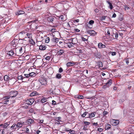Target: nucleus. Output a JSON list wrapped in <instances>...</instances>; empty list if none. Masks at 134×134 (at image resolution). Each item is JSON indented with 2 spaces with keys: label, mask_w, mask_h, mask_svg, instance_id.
<instances>
[{
  "label": "nucleus",
  "mask_w": 134,
  "mask_h": 134,
  "mask_svg": "<svg viewBox=\"0 0 134 134\" xmlns=\"http://www.w3.org/2000/svg\"><path fill=\"white\" fill-rule=\"evenodd\" d=\"M27 32L25 31H23L19 33V35L21 37H26Z\"/></svg>",
  "instance_id": "16"
},
{
  "label": "nucleus",
  "mask_w": 134,
  "mask_h": 134,
  "mask_svg": "<svg viewBox=\"0 0 134 134\" xmlns=\"http://www.w3.org/2000/svg\"><path fill=\"white\" fill-rule=\"evenodd\" d=\"M65 51L63 49H58V55H64Z\"/></svg>",
  "instance_id": "18"
},
{
  "label": "nucleus",
  "mask_w": 134,
  "mask_h": 134,
  "mask_svg": "<svg viewBox=\"0 0 134 134\" xmlns=\"http://www.w3.org/2000/svg\"><path fill=\"white\" fill-rule=\"evenodd\" d=\"M25 13V12L23 10H20L18 11L16 13V15H20L23 14Z\"/></svg>",
  "instance_id": "24"
},
{
  "label": "nucleus",
  "mask_w": 134,
  "mask_h": 134,
  "mask_svg": "<svg viewBox=\"0 0 134 134\" xmlns=\"http://www.w3.org/2000/svg\"><path fill=\"white\" fill-rule=\"evenodd\" d=\"M124 61L126 63V64H128L129 63V59L128 58H126L124 60Z\"/></svg>",
  "instance_id": "43"
},
{
  "label": "nucleus",
  "mask_w": 134,
  "mask_h": 134,
  "mask_svg": "<svg viewBox=\"0 0 134 134\" xmlns=\"http://www.w3.org/2000/svg\"><path fill=\"white\" fill-rule=\"evenodd\" d=\"M88 112L86 111L81 115V116L83 117H85L87 115V117H88Z\"/></svg>",
  "instance_id": "33"
},
{
  "label": "nucleus",
  "mask_w": 134,
  "mask_h": 134,
  "mask_svg": "<svg viewBox=\"0 0 134 134\" xmlns=\"http://www.w3.org/2000/svg\"><path fill=\"white\" fill-rule=\"evenodd\" d=\"M129 9H130V8L129 7L127 6L126 5L125 6V10H127Z\"/></svg>",
  "instance_id": "58"
},
{
  "label": "nucleus",
  "mask_w": 134,
  "mask_h": 134,
  "mask_svg": "<svg viewBox=\"0 0 134 134\" xmlns=\"http://www.w3.org/2000/svg\"><path fill=\"white\" fill-rule=\"evenodd\" d=\"M103 130V129L102 128H99L98 129V131H99L100 132H101Z\"/></svg>",
  "instance_id": "47"
},
{
  "label": "nucleus",
  "mask_w": 134,
  "mask_h": 134,
  "mask_svg": "<svg viewBox=\"0 0 134 134\" xmlns=\"http://www.w3.org/2000/svg\"><path fill=\"white\" fill-rule=\"evenodd\" d=\"M57 30V29L55 28H53L51 29V31L52 32H54L56 31Z\"/></svg>",
  "instance_id": "46"
},
{
  "label": "nucleus",
  "mask_w": 134,
  "mask_h": 134,
  "mask_svg": "<svg viewBox=\"0 0 134 134\" xmlns=\"http://www.w3.org/2000/svg\"><path fill=\"white\" fill-rule=\"evenodd\" d=\"M18 92L16 91H12L10 92L9 94L10 98V97H15L18 94Z\"/></svg>",
  "instance_id": "3"
},
{
  "label": "nucleus",
  "mask_w": 134,
  "mask_h": 134,
  "mask_svg": "<svg viewBox=\"0 0 134 134\" xmlns=\"http://www.w3.org/2000/svg\"><path fill=\"white\" fill-rule=\"evenodd\" d=\"M27 105V104H25H25H24L23 106V107L26 109H27L28 107V106Z\"/></svg>",
  "instance_id": "42"
},
{
  "label": "nucleus",
  "mask_w": 134,
  "mask_h": 134,
  "mask_svg": "<svg viewBox=\"0 0 134 134\" xmlns=\"http://www.w3.org/2000/svg\"><path fill=\"white\" fill-rule=\"evenodd\" d=\"M21 126H11V128L14 129V131H15L16 129V127H17V129H18L20 127H21Z\"/></svg>",
  "instance_id": "32"
},
{
  "label": "nucleus",
  "mask_w": 134,
  "mask_h": 134,
  "mask_svg": "<svg viewBox=\"0 0 134 134\" xmlns=\"http://www.w3.org/2000/svg\"><path fill=\"white\" fill-rule=\"evenodd\" d=\"M24 76H25V77H26L28 78L30 77V75H29V74H25Z\"/></svg>",
  "instance_id": "50"
},
{
  "label": "nucleus",
  "mask_w": 134,
  "mask_h": 134,
  "mask_svg": "<svg viewBox=\"0 0 134 134\" xmlns=\"http://www.w3.org/2000/svg\"><path fill=\"white\" fill-rule=\"evenodd\" d=\"M74 30L76 32H79L80 31V30L77 29H75Z\"/></svg>",
  "instance_id": "56"
},
{
  "label": "nucleus",
  "mask_w": 134,
  "mask_h": 134,
  "mask_svg": "<svg viewBox=\"0 0 134 134\" xmlns=\"http://www.w3.org/2000/svg\"><path fill=\"white\" fill-rule=\"evenodd\" d=\"M71 42L74 44V46L75 47L77 46L78 42L76 38H72Z\"/></svg>",
  "instance_id": "13"
},
{
  "label": "nucleus",
  "mask_w": 134,
  "mask_h": 134,
  "mask_svg": "<svg viewBox=\"0 0 134 134\" xmlns=\"http://www.w3.org/2000/svg\"><path fill=\"white\" fill-rule=\"evenodd\" d=\"M96 114V113L95 112L92 113L90 114L88 113V116L86 118H90L91 119L94 117L95 116Z\"/></svg>",
  "instance_id": "14"
},
{
  "label": "nucleus",
  "mask_w": 134,
  "mask_h": 134,
  "mask_svg": "<svg viewBox=\"0 0 134 134\" xmlns=\"http://www.w3.org/2000/svg\"><path fill=\"white\" fill-rule=\"evenodd\" d=\"M50 41V38L49 37H47L45 40V42L46 43H48Z\"/></svg>",
  "instance_id": "39"
},
{
  "label": "nucleus",
  "mask_w": 134,
  "mask_h": 134,
  "mask_svg": "<svg viewBox=\"0 0 134 134\" xmlns=\"http://www.w3.org/2000/svg\"><path fill=\"white\" fill-rule=\"evenodd\" d=\"M52 41L54 42L55 43H58V42L59 41L58 40V39L57 38H53L52 39Z\"/></svg>",
  "instance_id": "27"
},
{
  "label": "nucleus",
  "mask_w": 134,
  "mask_h": 134,
  "mask_svg": "<svg viewBox=\"0 0 134 134\" xmlns=\"http://www.w3.org/2000/svg\"><path fill=\"white\" fill-rule=\"evenodd\" d=\"M84 123L85 125H89L90 124V122H84Z\"/></svg>",
  "instance_id": "60"
},
{
  "label": "nucleus",
  "mask_w": 134,
  "mask_h": 134,
  "mask_svg": "<svg viewBox=\"0 0 134 134\" xmlns=\"http://www.w3.org/2000/svg\"><path fill=\"white\" fill-rule=\"evenodd\" d=\"M39 81L42 85L46 84L47 83L46 79L43 75L40 76L39 79Z\"/></svg>",
  "instance_id": "2"
},
{
  "label": "nucleus",
  "mask_w": 134,
  "mask_h": 134,
  "mask_svg": "<svg viewBox=\"0 0 134 134\" xmlns=\"http://www.w3.org/2000/svg\"><path fill=\"white\" fill-rule=\"evenodd\" d=\"M44 57L45 58V59L49 61L51 59V57L49 56H46V55H45Z\"/></svg>",
  "instance_id": "35"
},
{
  "label": "nucleus",
  "mask_w": 134,
  "mask_h": 134,
  "mask_svg": "<svg viewBox=\"0 0 134 134\" xmlns=\"http://www.w3.org/2000/svg\"><path fill=\"white\" fill-rule=\"evenodd\" d=\"M64 17L63 15H60L59 17V18L60 19L62 20H64Z\"/></svg>",
  "instance_id": "45"
},
{
  "label": "nucleus",
  "mask_w": 134,
  "mask_h": 134,
  "mask_svg": "<svg viewBox=\"0 0 134 134\" xmlns=\"http://www.w3.org/2000/svg\"><path fill=\"white\" fill-rule=\"evenodd\" d=\"M17 40L14 39L12 42V44L14 47L16 46V44H17Z\"/></svg>",
  "instance_id": "23"
},
{
  "label": "nucleus",
  "mask_w": 134,
  "mask_h": 134,
  "mask_svg": "<svg viewBox=\"0 0 134 134\" xmlns=\"http://www.w3.org/2000/svg\"><path fill=\"white\" fill-rule=\"evenodd\" d=\"M47 48L46 46L44 45H41L39 46V49L41 50H45Z\"/></svg>",
  "instance_id": "20"
},
{
  "label": "nucleus",
  "mask_w": 134,
  "mask_h": 134,
  "mask_svg": "<svg viewBox=\"0 0 134 134\" xmlns=\"http://www.w3.org/2000/svg\"><path fill=\"white\" fill-rule=\"evenodd\" d=\"M34 120L32 119H29L26 121V122H23L22 123L18 122L16 126H20V125H27V124L30 125L34 123Z\"/></svg>",
  "instance_id": "1"
},
{
  "label": "nucleus",
  "mask_w": 134,
  "mask_h": 134,
  "mask_svg": "<svg viewBox=\"0 0 134 134\" xmlns=\"http://www.w3.org/2000/svg\"><path fill=\"white\" fill-rule=\"evenodd\" d=\"M81 38L82 40L83 41H87V39H86V38H84V37H81Z\"/></svg>",
  "instance_id": "54"
},
{
  "label": "nucleus",
  "mask_w": 134,
  "mask_h": 134,
  "mask_svg": "<svg viewBox=\"0 0 134 134\" xmlns=\"http://www.w3.org/2000/svg\"><path fill=\"white\" fill-rule=\"evenodd\" d=\"M103 114L104 115H105L108 114V112L105 111L103 112Z\"/></svg>",
  "instance_id": "57"
},
{
  "label": "nucleus",
  "mask_w": 134,
  "mask_h": 134,
  "mask_svg": "<svg viewBox=\"0 0 134 134\" xmlns=\"http://www.w3.org/2000/svg\"><path fill=\"white\" fill-rule=\"evenodd\" d=\"M8 54L10 56H12L13 57H15L16 55H17L16 53H14L13 50H11L8 52Z\"/></svg>",
  "instance_id": "15"
},
{
  "label": "nucleus",
  "mask_w": 134,
  "mask_h": 134,
  "mask_svg": "<svg viewBox=\"0 0 134 134\" xmlns=\"http://www.w3.org/2000/svg\"><path fill=\"white\" fill-rule=\"evenodd\" d=\"M118 36V33H116L115 34V38L116 39H117Z\"/></svg>",
  "instance_id": "51"
},
{
  "label": "nucleus",
  "mask_w": 134,
  "mask_h": 134,
  "mask_svg": "<svg viewBox=\"0 0 134 134\" xmlns=\"http://www.w3.org/2000/svg\"><path fill=\"white\" fill-rule=\"evenodd\" d=\"M105 16H102L101 19L102 20H105Z\"/></svg>",
  "instance_id": "63"
},
{
  "label": "nucleus",
  "mask_w": 134,
  "mask_h": 134,
  "mask_svg": "<svg viewBox=\"0 0 134 134\" xmlns=\"http://www.w3.org/2000/svg\"><path fill=\"white\" fill-rule=\"evenodd\" d=\"M26 36L27 37H26L27 38V40L32 38V34L31 33H27V32Z\"/></svg>",
  "instance_id": "22"
},
{
  "label": "nucleus",
  "mask_w": 134,
  "mask_h": 134,
  "mask_svg": "<svg viewBox=\"0 0 134 134\" xmlns=\"http://www.w3.org/2000/svg\"><path fill=\"white\" fill-rule=\"evenodd\" d=\"M98 47L100 49L104 48L106 47V46L105 45L103 44L102 43L100 42L98 43Z\"/></svg>",
  "instance_id": "21"
},
{
  "label": "nucleus",
  "mask_w": 134,
  "mask_h": 134,
  "mask_svg": "<svg viewBox=\"0 0 134 134\" xmlns=\"http://www.w3.org/2000/svg\"><path fill=\"white\" fill-rule=\"evenodd\" d=\"M55 119L57 121L56 122V123H57V124H62L63 123V121H62V118L61 117H56Z\"/></svg>",
  "instance_id": "9"
},
{
  "label": "nucleus",
  "mask_w": 134,
  "mask_h": 134,
  "mask_svg": "<svg viewBox=\"0 0 134 134\" xmlns=\"http://www.w3.org/2000/svg\"><path fill=\"white\" fill-rule=\"evenodd\" d=\"M37 94L38 93L36 91H34L30 94V96H33L35 95H37Z\"/></svg>",
  "instance_id": "26"
},
{
  "label": "nucleus",
  "mask_w": 134,
  "mask_h": 134,
  "mask_svg": "<svg viewBox=\"0 0 134 134\" xmlns=\"http://www.w3.org/2000/svg\"><path fill=\"white\" fill-rule=\"evenodd\" d=\"M63 69L62 68L60 67L59 70V72L60 73H61L63 71Z\"/></svg>",
  "instance_id": "49"
},
{
  "label": "nucleus",
  "mask_w": 134,
  "mask_h": 134,
  "mask_svg": "<svg viewBox=\"0 0 134 134\" xmlns=\"http://www.w3.org/2000/svg\"><path fill=\"white\" fill-rule=\"evenodd\" d=\"M56 77L58 79H60L61 78V75L59 74H58L56 75Z\"/></svg>",
  "instance_id": "36"
},
{
  "label": "nucleus",
  "mask_w": 134,
  "mask_h": 134,
  "mask_svg": "<svg viewBox=\"0 0 134 134\" xmlns=\"http://www.w3.org/2000/svg\"><path fill=\"white\" fill-rule=\"evenodd\" d=\"M30 77H34L36 75V73L34 72H31L29 73Z\"/></svg>",
  "instance_id": "34"
},
{
  "label": "nucleus",
  "mask_w": 134,
  "mask_h": 134,
  "mask_svg": "<svg viewBox=\"0 0 134 134\" xmlns=\"http://www.w3.org/2000/svg\"><path fill=\"white\" fill-rule=\"evenodd\" d=\"M34 101V100L33 98L27 99L26 100L25 104H27V105H31L33 103Z\"/></svg>",
  "instance_id": "8"
},
{
  "label": "nucleus",
  "mask_w": 134,
  "mask_h": 134,
  "mask_svg": "<svg viewBox=\"0 0 134 134\" xmlns=\"http://www.w3.org/2000/svg\"><path fill=\"white\" fill-rule=\"evenodd\" d=\"M25 78V77L23 76L22 75L19 76L18 77V80H22Z\"/></svg>",
  "instance_id": "30"
},
{
  "label": "nucleus",
  "mask_w": 134,
  "mask_h": 134,
  "mask_svg": "<svg viewBox=\"0 0 134 134\" xmlns=\"http://www.w3.org/2000/svg\"><path fill=\"white\" fill-rule=\"evenodd\" d=\"M47 101V99L45 98H43L41 100V102L42 103H44Z\"/></svg>",
  "instance_id": "37"
},
{
  "label": "nucleus",
  "mask_w": 134,
  "mask_h": 134,
  "mask_svg": "<svg viewBox=\"0 0 134 134\" xmlns=\"http://www.w3.org/2000/svg\"><path fill=\"white\" fill-rule=\"evenodd\" d=\"M116 16V14L115 13H114V14H113L112 16V17L113 18H115Z\"/></svg>",
  "instance_id": "64"
},
{
  "label": "nucleus",
  "mask_w": 134,
  "mask_h": 134,
  "mask_svg": "<svg viewBox=\"0 0 134 134\" xmlns=\"http://www.w3.org/2000/svg\"><path fill=\"white\" fill-rule=\"evenodd\" d=\"M76 98L78 99H82L84 97L83 96H77V97Z\"/></svg>",
  "instance_id": "44"
},
{
  "label": "nucleus",
  "mask_w": 134,
  "mask_h": 134,
  "mask_svg": "<svg viewBox=\"0 0 134 134\" xmlns=\"http://www.w3.org/2000/svg\"><path fill=\"white\" fill-rule=\"evenodd\" d=\"M87 27H88V28H92L93 26L92 25H90L89 24H88V25H87Z\"/></svg>",
  "instance_id": "53"
},
{
  "label": "nucleus",
  "mask_w": 134,
  "mask_h": 134,
  "mask_svg": "<svg viewBox=\"0 0 134 134\" xmlns=\"http://www.w3.org/2000/svg\"><path fill=\"white\" fill-rule=\"evenodd\" d=\"M16 49L19 51V52H17L18 54H17V56H21L23 53V51L22 50V47H17Z\"/></svg>",
  "instance_id": "10"
},
{
  "label": "nucleus",
  "mask_w": 134,
  "mask_h": 134,
  "mask_svg": "<svg viewBox=\"0 0 134 134\" xmlns=\"http://www.w3.org/2000/svg\"><path fill=\"white\" fill-rule=\"evenodd\" d=\"M55 20L56 19L52 17H49L48 19V20L49 22L52 23L53 24L55 23L54 22H55Z\"/></svg>",
  "instance_id": "19"
},
{
  "label": "nucleus",
  "mask_w": 134,
  "mask_h": 134,
  "mask_svg": "<svg viewBox=\"0 0 134 134\" xmlns=\"http://www.w3.org/2000/svg\"><path fill=\"white\" fill-rule=\"evenodd\" d=\"M10 124V122H6L5 123V124H4V125H3L2 124H1L0 125V126H8Z\"/></svg>",
  "instance_id": "41"
},
{
  "label": "nucleus",
  "mask_w": 134,
  "mask_h": 134,
  "mask_svg": "<svg viewBox=\"0 0 134 134\" xmlns=\"http://www.w3.org/2000/svg\"><path fill=\"white\" fill-rule=\"evenodd\" d=\"M94 21L93 20H90L88 24L92 25L93 24H94Z\"/></svg>",
  "instance_id": "38"
},
{
  "label": "nucleus",
  "mask_w": 134,
  "mask_h": 134,
  "mask_svg": "<svg viewBox=\"0 0 134 134\" xmlns=\"http://www.w3.org/2000/svg\"><path fill=\"white\" fill-rule=\"evenodd\" d=\"M27 40L28 41V43H29L30 44L33 45H34L35 44V43L32 38L28 39Z\"/></svg>",
  "instance_id": "17"
},
{
  "label": "nucleus",
  "mask_w": 134,
  "mask_h": 134,
  "mask_svg": "<svg viewBox=\"0 0 134 134\" xmlns=\"http://www.w3.org/2000/svg\"><path fill=\"white\" fill-rule=\"evenodd\" d=\"M110 122L112 126H116L119 123V121L118 120L112 119L110 120Z\"/></svg>",
  "instance_id": "7"
},
{
  "label": "nucleus",
  "mask_w": 134,
  "mask_h": 134,
  "mask_svg": "<svg viewBox=\"0 0 134 134\" xmlns=\"http://www.w3.org/2000/svg\"><path fill=\"white\" fill-rule=\"evenodd\" d=\"M74 63H73L71 62H69L66 64V65L67 66H73L74 65Z\"/></svg>",
  "instance_id": "31"
},
{
  "label": "nucleus",
  "mask_w": 134,
  "mask_h": 134,
  "mask_svg": "<svg viewBox=\"0 0 134 134\" xmlns=\"http://www.w3.org/2000/svg\"><path fill=\"white\" fill-rule=\"evenodd\" d=\"M105 129L107 130L111 128V126H105Z\"/></svg>",
  "instance_id": "55"
},
{
  "label": "nucleus",
  "mask_w": 134,
  "mask_h": 134,
  "mask_svg": "<svg viewBox=\"0 0 134 134\" xmlns=\"http://www.w3.org/2000/svg\"><path fill=\"white\" fill-rule=\"evenodd\" d=\"M94 11L96 13H98L99 12V10L97 8L95 9Z\"/></svg>",
  "instance_id": "61"
},
{
  "label": "nucleus",
  "mask_w": 134,
  "mask_h": 134,
  "mask_svg": "<svg viewBox=\"0 0 134 134\" xmlns=\"http://www.w3.org/2000/svg\"><path fill=\"white\" fill-rule=\"evenodd\" d=\"M111 55L113 56L115 55L116 54V53L115 52H111Z\"/></svg>",
  "instance_id": "52"
},
{
  "label": "nucleus",
  "mask_w": 134,
  "mask_h": 134,
  "mask_svg": "<svg viewBox=\"0 0 134 134\" xmlns=\"http://www.w3.org/2000/svg\"><path fill=\"white\" fill-rule=\"evenodd\" d=\"M93 55L94 57H97L99 58L101 57L100 52H98L97 50H96L95 52L93 53Z\"/></svg>",
  "instance_id": "12"
},
{
  "label": "nucleus",
  "mask_w": 134,
  "mask_h": 134,
  "mask_svg": "<svg viewBox=\"0 0 134 134\" xmlns=\"http://www.w3.org/2000/svg\"><path fill=\"white\" fill-rule=\"evenodd\" d=\"M34 111V110L33 109H31L29 110V112L31 113H32Z\"/></svg>",
  "instance_id": "59"
},
{
  "label": "nucleus",
  "mask_w": 134,
  "mask_h": 134,
  "mask_svg": "<svg viewBox=\"0 0 134 134\" xmlns=\"http://www.w3.org/2000/svg\"><path fill=\"white\" fill-rule=\"evenodd\" d=\"M52 104H53L55 105V104H56V102L54 100H53L52 101Z\"/></svg>",
  "instance_id": "62"
},
{
  "label": "nucleus",
  "mask_w": 134,
  "mask_h": 134,
  "mask_svg": "<svg viewBox=\"0 0 134 134\" xmlns=\"http://www.w3.org/2000/svg\"><path fill=\"white\" fill-rule=\"evenodd\" d=\"M70 133L71 134H74L75 133V131L71 129V130L70 131Z\"/></svg>",
  "instance_id": "48"
},
{
  "label": "nucleus",
  "mask_w": 134,
  "mask_h": 134,
  "mask_svg": "<svg viewBox=\"0 0 134 134\" xmlns=\"http://www.w3.org/2000/svg\"><path fill=\"white\" fill-rule=\"evenodd\" d=\"M98 65L100 67H102L103 66V65L102 62H98Z\"/></svg>",
  "instance_id": "40"
},
{
  "label": "nucleus",
  "mask_w": 134,
  "mask_h": 134,
  "mask_svg": "<svg viewBox=\"0 0 134 134\" xmlns=\"http://www.w3.org/2000/svg\"><path fill=\"white\" fill-rule=\"evenodd\" d=\"M4 79L5 81H9L10 78L8 76L6 75L4 76Z\"/></svg>",
  "instance_id": "25"
},
{
  "label": "nucleus",
  "mask_w": 134,
  "mask_h": 134,
  "mask_svg": "<svg viewBox=\"0 0 134 134\" xmlns=\"http://www.w3.org/2000/svg\"><path fill=\"white\" fill-rule=\"evenodd\" d=\"M67 44L68 47L69 48L75 47L74 44L71 42L68 43Z\"/></svg>",
  "instance_id": "29"
},
{
  "label": "nucleus",
  "mask_w": 134,
  "mask_h": 134,
  "mask_svg": "<svg viewBox=\"0 0 134 134\" xmlns=\"http://www.w3.org/2000/svg\"><path fill=\"white\" fill-rule=\"evenodd\" d=\"M27 40V38L25 37L23 39H20L18 41L19 43L25 45L28 43V41Z\"/></svg>",
  "instance_id": "5"
},
{
  "label": "nucleus",
  "mask_w": 134,
  "mask_h": 134,
  "mask_svg": "<svg viewBox=\"0 0 134 134\" xmlns=\"http://www.w3.org/2000/svg\"><path fill=\"white\" fill-rule=\"evenodd\" d=\"M87 33L90 35H91L94 36L97 34V32L93 30H89L87 32Z\"/></svg>",
  "instance_id": "11"
},
{
  "label": "nucleus",
  "mask_w": 134,
  "mask_h": 134,
  "mask_svg": "<svg viewBox=\"0 0 134 134\" xmlns=\"http://www.w3.org/2000/svg\"><path fill=\"white\" fill-rule=\"evenodd\" d=\"M107 2L109 4L110 9H112L113 8V6L112 3L108 1H107Z\"/></svg>",
  "instance_id": "28"
},
{
  "label": "nucleus",
  "mask_w": 134,
  "mask_h": 134,
  "mask_svg": "<svg viewBox=\"0 0 134 134\" xmlns=\"http://www.w3.org/2000/svg\"><path fill=\"white\" fill-rule=\"evenodd\" d=\"M112 80L110 79L107 83L105 84L102 87V88L105 89L106 88L109 87L112 84Z\"/></svg>",
  "instance_id": "6"
},
{
  "label": "nucleus",
  "mask_w": 134,
  "mask_h": 134,
  "mask_svg": "<svg viewBox=\"0 0 134 134\" xmlns=\"http://www.w3.org/2000/svg\"><path fill=\"white\" fill-rule=\"evenodd\" d=\"M10 99L9 96H6L4 97L3 98V99L2 100V103L4 104H8Z\"/></svg>",
  "instance_id": "4"
}]
</instances>
